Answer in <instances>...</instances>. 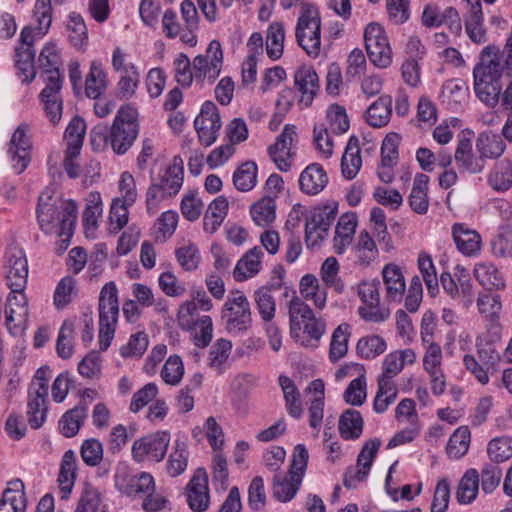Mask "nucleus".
Masks as SVG:
<instances>
[{
	"label": "nucleus",
	"mask_w": 512,
	"mask_h": 512,
	"mask_svg": "<svg viewBox=\"0 0 512 512\" xmlns=\"http://www.w3.org/2000/svg\"><path fill=\"white\" fill-rule=\"evenodd\" d=\"M474 91L478 99L494 108L499 102L512 113V66L506 67L495 54H488L473 69Z\"/></svg>",
	"instance_id": "1"
},
{
	"label": "nucleus",
	"mask_w": 512,
	"mask_h": 512,
	"mask_svg": "<svg viewBox=\"0 0 512 512\" xmlns=\"http://www.w3.org/2000/svg\"><path fill=\"white\" fill-rule=\"evenodd\" d=\"M37 219L45 233L60 229L63 233L75 223L77 204L72 200L52 199L50 191H44L38 199Z\"/></svg>",
	"instance_id": "2"
},
{
	"label": "nucleus",
	"mask_w": 512,
	"mask_h": 512,
	"mask_svg": "<svg viewBox=\"0 0 512 512\" xmlns=\"http://www.w3.org/2000/svg\"><path fill=\"white\" fill-rule=\"evenodd\" d=\"M98 312L99 346L105 351L114 338L119 316L118 289L112 281L105 283L100 291Z\"/></svg>",
	"instance_id": "3"
},
{
	"label": "nucleus",
	"mask_w": 512,
	"mask_h": 512,
	"mask_svg": "<svg viewBox=\"0 0 512 512\" xmlns=\"http://www.w3.org/2000/svg\"><path fill=\"white\" fill-rule=\"evenodd\" d=\"M139 133L137 112L131 106H122L113 121L109 133V142L118 155L125 154L133 145Z\"/></svg>",
	"instance_id": "4"
},
{
	"label": "nucleus",
	"mask_w": 512,
	"mask_h": 512,
	"mask_svg": "<svg viewBox=\"0 0 512 512\" xmlns=\"http://www.w3.org/2000/svg\"><path fill=\"white\" fill-rule=\"evenodd\" d=\"M308 457L306 447L298 444L293 452L288 476H274L273 493L278 500L287 502L296 495L307 467Z\"/></svg>",
	"instance_id": "5"
},
{
	"label": "nucleus",
	"mask_w": 512,
	"mask_h": 512,
	"mask_svg": "<svg viewBox=\"0 0 512 512\" xmlns=\"http://www.w3.org/2000/svg\"><path fill=\"white\" fill-rule=\"evenodd\" d=\"M226 331L233 336L245 333L252 324L250 303L241 291L231 292L221 311Z\"/></svg>",
	"instance_id": "6"
},
{
	"label": "nucleus",
	"mask_w": 512,
	"mask_h": 512,
	"mask_svg": "<svg viewBox=\"0 0 512 512\" xmlns=\"http://www.w3.org/2000/svg\"><path fill=\"white\" fill-rule=\"evenodd\" d=\"M223 51L218 40H212L208 44L205 53L193 58L194 77L196 84L211 85L219 77L223 67Z\"/></svg>",
	"instance_id": "7"
},
{
	"label": "nucleus",
	"mask_w": 512,
	"mask_h": 512,
	"mask_svg": "<svg viewBox=\"0 0 512 512\" xmlns=\"http://www.w3.org/2000/svg\"><path fill=\"white\" fill-rule=\"evenodd\" d=\"M365 48L370 62L380 69L388 68L392 63V48L384 28L375 22L364 30Z\"/></svg>",
	"instance_id": "8"
},
{
	"label": "nucleus",
	"mask_w": 512,
	"mask_h": 512,
	"mask_svg": "<svg viewBox=\"0 0 512 512\" xmlns=\"http://www.w3.org/2000/svg\"><path fill=\"white\" fill-rule=\"evenodd\" d=\"M170 439V433L167 431H157L137 439L132 445L133 459L136 462H161L167 453Z\"/></svg>",
	"instance_id": "9"
},
{
	"label": "nucleus",
	"mask_w": 512,
	"mask_h": 512,
	"mask_svg": "<svg viewBox=\"0 0 512 512\" xmlns=\"http://www.w3.org/2000/svg\"><path fill=\"white\" fill-rule=\"evenodd\" d=\"M7 286L14 293L24 292L28 281V261L24 250L9 246L5 252Z\"/></svg>",
	"instance_id": "10"
},
{
	"label": "nucleus",
	"mask_w": 512,
	"mask_h": 512,
	"mask_svg": "<svg viewBox=\"0 0 512 512\" xmlns=\"http://www.w3.org/2000/svg\"><path fill=\"white\" fill-rule=\"evenodd\" d=\"M222 126L218 107L212 101H205L200 113L194 120V127L197 131L199 141L208 147L218 138Z\"/></svg>",
	"instance_id": "11"
},
{
	"label": "nucleus",
	"mask_w": 512,
	"mask_h": 512,
	"mask_svg": "<svg viewBox=\"0 0 512 512\" xmlns=\"http://www.w3.org/2000/svg\"><path fill=\"white\" fill-rule=\"evenodd\" d=\"M30 127L26 123L20 124L14 133L8 146V156L10 158L12 168L17 174H21L30 163V152L32 143L28 132Z\"/></svg>",
	"instance_id": "12"
},
{
	"label": "nucleus",
	"mask_w": 512,
	"mask_h": 512,
	"mask_svg": "<svg viewBox=\"0 0 512 512\" xmlns=\"http://www.w3.org/2000/svg\"><path fill=\"white\" fill-rule=\"evenodd\" d=\"M5 325L13 336L20 335L25 329L28 318L27 298L23 292H10L5 308Z\"/></svg>",
	"instance_id": "13"
},
{
	"label": "nucleus",
	"mask_w": 512,
	"mask_h": 512,
	"mask_svg": "<svg viewBox=\"0 0 512 512\" xmlns=\"http://www.w3.org/2000/svg\"><path fill=\"white\" fill-rule=\"evenodd\" d=\"M296 137V126L286 124L282 133L276 138L274 145L269 148L272 160L281 171L287 172L291 168L293 158L292 146Z\"/></svg>",
	"instance_id": "14"
},
{
	"label": "nucleus",
	"mask_w": 512,
	"mask_h": 512,
	"mask_svg": "<svg viewBox=\"0 0 512 512\" xmlns=\"http://www.w3.org/2000/svg\"><path fill=\"white\" fill-rule=\"evenodd\" d=\"M43 81L45 87L40 92L39 99L46 117L52 124H57L61 120L63 112L61 95L63 80L52 77V80Z\"/></svg>",
	"instance_id": "15"
},
{
	"label": "nucleus",
	"mask_w": 512,
	"mask_h": 512,
	"mask_svg": "<svg viewBox=\"0 0 512 512\" xmlns=\"http://www.w3.org/2000/svg\"><path fill=\"white\" fill-rule=\"evenodd\" d=\"M208 476L203 468H198L187 486V502L191 510L203 512L209 506Z\"/></svg>",
	"instance_id": "16"
},
{
	"label": "nucleus",
	"mask_w": 512,
	"mask_h": 512,
	"mask_svg": "<svg viewBox=\"0 0 512 512\" xmlns=\"http://www.w3.org/2000/svg\"><path fill=\"white\" fill-rule=\"evenodd\" d=\"M294 83L301 93L299 104L305 108L309 107L320 88L316 71L307 65L299 67L294 73Z\"/></svg>",
	"instance_id": "17"
},
{
	"label": "nucleus",
	"mask_w": 512,
	"mask_h": 512,
	"mask_svg": "<svg viewBox=\"0 0 512 512\" xmlns=\"http://www.w3.org/2000/svg\"><path fill=\"white\" fill-rule=\"evenodd\" d=\"M77 470L78 461L75 452L73 450L65 451L61 459L57 478L61 501H67L70 498L77 478Z\"/></svg>",
	"instance_id": "18"
},
{
	"label": "nucleus",
	"mask_w": 512,
	"mask_h": 512,
	"mask_svg": "<svg viewBox=\"0 0 512 512\" xmlns=\"http://www.w3.org/2000/svg\"><path fill=\"white\" fill-rule=\"evenodd\" d=\"M47 395L44 383L40 387L29 386L27 401V417L30 426L40 428L46 421Z\"/></svg>",
	"instance_id": "19"
},
{
	"label": "nucleus",
	"mask_w": 512,
	"mask_h": 512,
	"mask_svg": "<svg viewBox=\"0 0 512 512\" xmlns=\"http://www.w3.org/2000/svg\"><path fill=\"white\" fill-rule=\"evenodd\" d=\"M415 361L416 354L410 348L390 352L383 359L382 373L379 375L378 380L394 382V377L403 370L405 365H412Z\"/></svg>",
	"instance_id": "20"
},
{
	"label": "nucleus",
	"mask_w": 512,
	"mask_h": 512,
	"mask_svg": "<svg viewBox=\"0 0 512 512\" xmlns=\"http://www.w3.org/2000/svg\"><path fill=\"white\" fill-rule=\"evenodd\" d=\"M27 497L21 479H13L7 483L0 500V512H25Z\"/></svg>",
	"instance_id": "21"
},
{
	"label": "nucleus",
	"mask_w": 512,
	"mask_h": 512,
	"mask_svg": "<svg viewBox=\"0 0 512 512\" xmlns=\"http://www.w3.org/2000/svg\"><path fill=\"white\" fill-rule=\"evenodd\" d=\"M453 240L457 249L465 256L473 257L481 251V236L473 229L462 223L452 226Z\"/></svg>",
	"instance_id": "22"
},
{
	"label": "nucleus",
	"mask_w": 512,
	"mask_h": 512,
	"mask_svg": "<svg viewBox=\"0 0 512 512\" xmlns=\"http://www.w3.org/2000/svg\"><path fill=\"white\" fill-rule=\"evenodd\" d=\"M454 159L460 170L470 174H477L483 171L485 162L481 156H475L473 153L472 141L469 138L459 139Z\"/></svg>",
	"instance_id": "23"
},
{
	"label": "nucleus",
	"mask_w": 512,
	"mask_h": 512,
	"mask_svg": "<svg viewBox=\"0 0 512 512\" xmlns=\"http://www.w3.org/2000/svg\"><path fill=\"white\" fill-rule=\"evenodd\" d=\"M470 6L465 17V30L470 40L476 44L487 41V34L483 24V12L480 0H467Z\"/></svg>",
	"instance_id": "24"
},
{
	"label": "nucleus",
	"mask_w": 512,
	"mask_h": 512,
	"mask_svg": "<svg viewBox=\"0 0 512 512\" xmlns=\"http://www.w3.org/2000/svg\"><path fill=\"white\" fill-rule=\"evenodd\" d=\"M290 322V335L293 339H300L303 325L316 317L314 312L301 298L294 296L288 305Z\"/></svg>",
	"instance_id": "25"
},
{
	"label": "nucleus",
	"mask_w": 512,
	"mask_h": 512,
	"mask_svg": "<svg viewBox=\"0 0 512 512\" xmlns=\"http://www.w3.org/2000/svg\"><path fill=\"white\" fill-rule=\"evenodd\" d=\"M263 255L260 247H253L245 252L236 263L233 271L234 279L242 282L256 276L261 271Z\"/></svg>",
	"instance_id": "26"
},
{
	"label": "nucleus",
	"mask_w": 512,
	"mask_h": 512,
	"mask_svg": "<svg viewBox=\"0 0 512 512\" xmlns=\"http://www.w3.org/2000/svg\"><path fill=\"white\" fill-rule=\"evenodd\" d=\"M328 183V176L318 163L308 165L300 174V190L307 195H317Z\"/></svg>",
	"instance_id": "27"
},
{
	"label": "nucleus",
	"mask_w": 512,
	"mask_h": 512,
	"mask_svg": "<svg viewBox=\"0 0 512 512\" xmlns=\"http://www.w3.org/2000/svg\"><path fill=\"white\" fill-rule=\"evenodd\" d=\"M382 277L386 288V299L391 302H400L406 290L404 275L400 267L393 263L385 265Z\"/></svg>",
	"instance_id": "28"
},
{
	"label": "nucleus",
	"mask_w": 512,
	"mask_h": 512,
	"mask_svg": "<svg viewBox=\"0 0 512 512\" xmlns=\"http://www.w3.org/2000/svg\"><path fill=\"white\" fill-rule=\"evenodd\" d=\"M357 227V216L355 213L342 215L337 223L333 247L337 254H343L351 245Z\"/></svg>",
	"instance_id": "29"
},
{
	"label": "nucleus",
	"mask_w": 512,
	"mask_h": 512,
	"mask_svg": "<svg viewBox=\"0 0 512 512\" xmlns=\"http://www.w3.org/2000/svg\"><path fill=\"white\" fill-rule=\"evenodd\" d=\"M324 390V382L321 379L313 380L307 387V391L314 396L308 408L309 425L316 432H319L324 416Z\"/></svg>",
	"instance_id": "30"
},
{
	"label": "nucleus",
	"mask_w": 512,
	"mask_h": 512,
	"mask_svg": "<svg viewBox=\"0 0 512 512\" xmlns=\"http://www.w3.org/2000/svg\"><path fill=\"white\" fill-rule=\"evenodd\" d=\"M473 274L479 284L488 290H503L506 282L501 271L491 262H481L474 266Z\"/></svg>",
	"instance_id": "31"
},
{
	"label": "nucleus",
	"mask_w": 512,
	"mask_h": 512,
	"mask_svg": "<svg viewBox=\"0 0 512 512\" xmlns=\"http://www.w3.org/2000/svg\"><path fill=\"white\" fill-rule=\"evenodd\" d=\"M476 149L483 161L485 159H498L504 154L506 143L498 134L482 132L476 139Z\"/></svg>",
	"instance_id": "32"
},
{
	"label": "nucleus",
	"mask_w": 512,
	"mask_h": 512,
	"mask_svg": "<svg viewBox=\"0 0 512 512\" xmlns=\"http://www.w3.org/2000/svg\"><path fill=\"white\" fill-rule=\"evenodd\" d=\"M362 166V158L360 155L359 140L355 136H351L346 145L344 154L341 159L342 175L348 179H354Z\"/></svg>",
	"instance_id": "33"
},
{
	"label": "nucleus",
	"mask_w": 512,
	"mask_h": 512,
	"mask_svg": "<svg viewBox=\"0 0 512 512\" xmlns=\"http://www.w3.org/2000/svg\"><path fill=\"white\" fill-rule=\"evenodd\" d=\"M487 182L497 192H505L512 187V160L504 158L494 164Z\"/></svg>",
	"instance_id": "34"
},
{
	"label": "nucleus",
	"mask_w": 512,
	"mask_h": 512,
	"mask_svg": "<svg viewBox=\"0 0 512 512\" xmlns=\"http://www.w3.org/2000/svg\"><path fill=\"white\" fill-rule=\"evenodd\" d=\"M301 296L305 300H311L314 306L322 310L327 302V290L321 287L318 278L313 274H305L302 276L299 284Z\"/></svg>",
	"instance_id": "35"
},
{
	"label": "nucleus",
	"mask_w": 512,
	"mask_h": 512,
	"mask_svg": "<svg viewBox=\"0 0 512 512\" xmlns=\"http://www.w3.org/2000/svg\"><path fill=\"white\" fill-rule=\"evenodd\" d=\"M428 183L429 177L425 174L419 173L414 178L408 202L411 209L417 214H426L428 211Z\"/></svg>",
	"instance_id": "36"
},
{
	"label": "nucleus",
	"mask_w": 512,
	"mask_h": 512,
	"mask_svg": "<svg viewBox=\"0 0 512 512\" xmlns=\"http://www.w3.org/2000/svg\"><path fill=\"white\" fill-rule=\"evenodd\" d=\"M184 169L181 164H178L177 158H174V163L165 169V171L159 176L156 184L158 188H161L166 192L167 195L176 196L183 184Z\"/></svg>",
	"instance_id": "37"
},
{
	"label": "nucleus",
	"mask_w": 512,
	"mask_h": 512,
	"mask_svg": "<svg viewBox=\"0 0 512 512\" xmlns=\"http://www.w3.org/2000/svg\"><path fill=\"white\" fill-rule=\"evenodd\" d=\"M38 62L44 75L43 80H52V77L63 80V75L60 72L61 59L54 44L49 43L43 47Z\"/></svg>",
	"instance_id": "38"
},
{
	"label": "nucleus",
	"mask_w": 512,
	"mask_h": 512,
	"mask_svg": "<svg viewBox=\"0 0 512 512\" xmlns=\"http://www.w3.org/2000/svg\"><path fill=\"white\" fill-rule=\"evenodd\" d=\"M479 492V473L476 469H468L461 477L457 490L456 500L459 504L467 505L472 503Z\"/></svg>",
	"instance_id": "39"
},
{
	"label": "nucleus",
	"mask_w": 512,
	"mask_h": 512,
	"mask_svg": "<svg viewBox=\"0 0 512 512\" xmlns=\"http://www.w3.org/2000/svg\"><path fill=\"white\" fill-rule=\"evenodd\" d=\"M108 85L107 73L101 62L95 60L90 65L89 73L85 81V93L87 97L97 99L106 90Z\"/></svg>",
	"instance_id": "40"
},
{
	"label": "nucleus",
	"mask_w": 512,
	"mask_h": 512,
	"mask_svg": "<svg viewBox=\"0 0 512 512\" xmlns=\"http://www.w3.org/2000/svg\"><path fill=\"white\" fill-rule=\"evenodd\" d=\"M285 28L281 22H272L266 31L265 52L267 56L276 61L284 52Z\"/></svg>",
	"instance_id": "41"
},
{
	"label": "nucleus",
	"mask_w": 512,
	"mask_h": 512,
	"mask_svg": "<svg viewBox=\"0 0 512 512\" xmlns=\"http://www.w3.org/2000/svg\"><path fill=\"white\" fill-rule=\"evenodd\" d=\"M364 421L359 411L345 410L339 419V433L344 440H356L363 432Z\"/></svg>",
	"instance_id": "42"
},
{
	"label": "nucleus",
	"mask_w": 512,
	"mask_h": 512,
	"mask_svg": "<svg viewBox=\"0 0 512 512\" xmlns=\"http://www.w3.org/2000/svg\"><path fill=\"white\" fill-rule=\"evenodd\" d=\"M392 114V99L388 95L379 97L366 112V121L372 127H383L388 124Z\"/></svg>",
	"instance_id": "43"
},
{
	"label": "nucleus",
	"mask_w": 512,
	"mask_h": 512,
	"mask_svg": "<svg viewBox=\"0 0 512 512\" xmlns=\"http://www.w3.org/2000/svg\"><path fill=\"white\" fill-rule=\"evenodd\" d=\"M295 35L298 44L308 55L313 57L319 55L321 46V23L307 25V27L302 28V31L299 30V27H296Z\"/></svg>",
	"instance_id": "44"
},
{
	"label": "nucleus",
	"mask_w": 512,
	"mask_h": 512,
	"mask_svg": "<svg viewBox=\"0 0 512 512\" xmlns=\"http://www.w3.org/2000/svg\"><path fill=\"white\" fill-rule=\"evenodd\" d=\"M87 416V408L77 405L65 412L59 421V430L67 438L74 437L83 425Z\"/></svg>",
	"instance_id": "45"
},
{
	"label": "nucleus",
	"mask_w": 512,
	"mask_h": 512,
	"mask_svg": "<svg viewBox=\"0 0 512 512\" xmlns=\"http://www.w3.org/2000/svg\"><path fill=\"white\" fill-rule=\"evenodd\" d=\"M279 384L284 394V400L288 414L295 419L301 418L303 414V408L300 399V393L294 382L289 377L281 375L279 377Z\"/></svg>",
	"instance_id": "46"
},
{
	"label": "nucleus",
	"mask_w": 512,
	"mask_h": 512,
	"mask_svg": "<svg viewBox=\"0 0 512 512\" xmlns=\"http://www.w3.org/2000/svg\"><path fill=\"white\" fill-rule=\"evenodd\" d=\"M85 132L86 124L81 117L76 116L69 122L64 133V140L71 155H80Z\"/></svg>",
	"instance_id": "47"
},
{
	"label": "nucleus",
	"mask_w": 512,
	"mask_h": 512,
	"mask_svg": "<svg viewBox=\"0 0 512 512\" xmlns=\"http://www.w3.org/2000/svg\"><path fill=\"white\" fill-rule=\"evenodd\" d=\"M357 261L362 265H369L378 255V249L371 235L363 230L358 234L357 240L352 247Z\"/></svg>",
	"instance_id": "48"
},
{
	"label": "nucleus",
	"mask_w": 512,
	"mask_h": 512,
	"mask_svg": "<svg viewBox=\"0 0 512 512\" xmlns=\"http://www.w3.org/2000/svg\"><path fill=\"white\" fill-rule=\"evenodd\" d=\"M340 265L338 260L330 256L324 260L320 268V277L327 288H332L337 293H343L345 285L339 276Z\"/></svg>",
	"instance_id": "49"
},
{
	"label": "nucleus",
	"mask_w": 512,
	"mask_h": 512,
	"mask_svg": "<svg viewBox=\"0 0 512 512\" xmlns=\"http://www.w3.org/2000/svg\"><path fill=\"white\" fill-rule=\"evenodd\" d=\"M189 459V451L187 444L183 441L176 440L173 450L170 453L166 465L167 473L171 477H177L184 473L187 468Z\"/></svg>",
	"instance_id": "50"
},
{
	"label": "nucleus",
	"mask_w": 512,
	"mask_h": 512,
	"mask_svg": "<svg viewBox=\"0 0 512 512\" xmlns=\"http://www.w3.org/2000/svg\"><path fill=\"white\" fill-rule=\"evenodd\" d=\"M350 330L351 327L347 323H342L333 331L329 349L331 362H337L346 355L351 335Z\"/></svg>",
	"instance_id": "51"
},
{
	"label": "nucleus",
	"mask_w": 512,
	"mask_h": 512,
	"mask_svg": "<svg viewBox=\"0 0 512 512\" xmlns=\"http://www.w3.org/2000/svg\"><path fill=\"white\" fill-rule=\"evenodd\" d=\"M233 183L237 190L248 192L257 184V165L253 161L241 164L233 174Z\"/></svg>",
	"instance_id": "52"
},
{
	"label": "nucleus",
	"mask_w": 512,
	"mask_h": 512,
	"mask_svg": "<svg viewBox=\"0 0 512 512\" xmlns=\"http://www.w3.org/2000/svg\"><path fill=\"white\" fill-rule=\"evenodd\" d=\"M35 51L30 46H20L16 50V67L23 82L30 83L36 76Z\"/></svg>",
	"instance_id": "53"
},
{
	"label": "nucleus",
	"mask_w": 512,
	"mask_h": 512,
	"mask_svg": "<svg viewBox=\"0 0 512 512\" xmlns=\"http://www.w3.org/2000/svg\"><path fill=\"white\" fill-rule=\"evenodd\" d=\"M74 330V322L69 319L65 320L60 327L56 341V352L62 359H69L74 353Z\"/></svg>",
	"instance_id": "54"
},
{
	"label": "nucleus",
	"mask_w": 512,
	"mask_h": 512,
	"mask_svg": "<svg viewBox=\"0 0 512 512\" xmlns=\"http://www.w3.org/2000/svg\"><path fill=\"white\" fill-rule=\"evenodd\" d=\"M326 127L334 135H342L349 129L350 123L343 106L332 104L326 111Z\"/></svg>",
	"instance_id": "55"
},
{
	"label": "nucleus",
	"mask_w": 512,
	"mask_h": 512,
	"mask_svg": "<svg viewBox=\"0 0 512 512\" xmlns=\"http://www.w3.org/2000/svg\"><path fill=\"white\" fill-rule=\"evenodd\" d=\"M470 445V431L466 426L457 428L451 435L446 452L451 459H460L463 457Z\"/></svg>",
	"instance_id": "56"
},
{
	"label": "nucleus",
	"mask_w": 512,
	"mask_h": 512,
	"mask_svg": "<svg viewBox=\"0 0 512 512\" xmlns=\"http://www.w3.org/2000/svg\"><path fill=\"white\" fill-rule=\"evenodd\" d=\"M276 203L272 197H264L257 203L253 204L250 214L258 226H267L275 219Z\"/></svg>",
	"instance_id": "57"
},
{
	"label": "nucleus",
	"mask_w": 512,
	"mask_h": 512,
	"mask_svg": "<svg viewBox=\"0 0 512 512\" xmlns=\"http://www.w3.org/2000/svg\"><path fill=\"white\" fill-rule=\"evenodd\" d=\"M378 390L374 398L373 409L376 413L385 412L397 398L398 390L394 382L377 380Z\"/></svg>",
	"instance_id": "58"
},
{
	"label": "nucleus",
	"mask_w": 512,
	"mask_h": 512,
	"mask_svg": "<svg viewBox=\"0 0 512 512\" xmlns=\"http://www.w3.org/2000/svg\"><path fill=\"white\" fill-rule=\"evenodd\" d=\"M487 454L494 463H502L512 457V437H495L487 445Z\"/></svg>",
	"instance_id": "59"
},
{
	"label": "nucleus",
	"mask_w": 512,
	"mask_h": 512,
	"mask_svg": "<svg viewBox=\"0 0 512 512\" xmlns=\"http://www.w3.org/2000/svg\"><path fill=\"white\" fill-rule=\"evenodd\" d=\"M253 299L257 312L263 322L273 320L276 312V303L269 289L260 287L254 292Z\"/></svg>",
	"instance_id": "60"
},
{
	"label": "nucleus",
	"mask_w": 512,
	"mask_h": 512,
	"mask_svg": "<svg viewBox=\"0 0 512 512\" xmlns=\"http://www.w3.org/2000/svg\"><path fill=\"white\" fill-rule=\"evenodd\" d=\"M326 330V324L323 320L316 317L303 325L302 336L300 339H294L304 347H316Z\"/></svg>",
	"instance_id": "61"
},
{
	"label": "nucleus",
	"mask_w": 512,
	"mask_h": 512,
	"mask_svg": "<svg viewBox=\"0 0 512 512\" xmlns=\"http://www.w3.org/2000/svg\"><path fill=\"white\" fill-rule=\"evenodd\" d=\"M356 349L362 358L374 359L385 352L387 344L381 336L370 335L359 339Z\"/></svg>",
	"instance_id": "62"
},
{
	"label": "nucleus",
	"mask_w": 512,
	"mask_h": 512,
	"mask_svg": "<svg viewBox=\"0 0 512 512\" xmlns=\"http://www.w3.org/2000/svg\"><path fill=\"white\" fill-rule=\"evenodd\" d=\"M75 512H104L100 492L90 484H85Z\"/></svg>",
	"instance_id": "63"
},
{
	"label": "nucleus",
	"mask_w": 512,
	"mask_h": 512,
	"mask_svg": "<svg viewBox=\"0 0 512 512\" xmlns=\"http://www.w3.org/2000/svg\"><path fill=\"white\" fill-rule=\"evenodd\" d=\"M492 252L498 257L512 256V228L502 226L491 241Z\"/></svg>",
	"instance_id": "64"
}]
</instances>
